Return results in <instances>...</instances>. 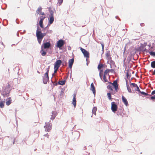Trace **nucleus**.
I'll use <instances>...</instances> for the list:
<instances>
[{"label":"nucleus","mask_w":155,"mask_h":155,"mask_svg":"<svg viewBox=\"0 0 155 155\" xmlns=\"http://www.w3.org/2000/svg\"><path fill=\"white\" fill-rule=\"evenodd\" d=\"M112 84L114 86L116 91L117 92L118 88L117 80H115Z\"/></svg>","instance_id":"nucleus-10"},{"label":"nucleus","mask_w":155,"mask_h":155,"mask_svg":"<svg viewBox=\"0 0 155 155\" xmlns=\"http://www.w3.org/2000/svg\"><path fill=\"white\" fill-rule=\"evenodd\" d=\"M10 90L8 87H3L2 90L1 94L4 96L8 97L9 96Z\"/></svg>","instance_id":"nucleus-2"},{"label":"nucleus","mask_w":155,"mask_h":155,"mask_svg":"<svg viewBox=\"0 0 155 155\" xmlns=\"http://www.w3.org/2000/svg\"><path fill=\"white\" fill-rule=\"evenodd\" d=\"M151 67L153 68H155V61H152L151 63Z\"/></svg>","instance_id":"nucleus-25"},{"label":"nucleus","mask_w":155,"mask_h":155,"mask_svg":"<svg viewBox=\"0 0 155 155\" xmlns=\"http://www.w3.org/2000/svg\"><path fill=\"white\" fill-rule=\"evenodd\" d=\"M15 138H14L13 141V144H14V143H15Z\"/></svg>","instance_id":"nucleus-56"},{"label":"nucleus","mask_w":155,"mask_h":155,"mask_svg":"<svg viewBox=\"0 0 155 155\" xmlns=\"http://www.w3.org/2000/svg\"><path fill=\"white\" fill-rule=\"evenodd\" d=\"M41 31V29L40 28L39 26H37V29L36 31Z\"/></svg>","instance_id":"nucleus-45"},{"label":"nucleus","mask_w":155,"mask_h":155,"mask_svg":"<svg viewBox=\"0 0 155 155\" xmlns=\"http://www.w3.org/2000/svg\"><path fill=\"white\" fill-rule=\"evenodd\" d=\"M140 93L141 94L144 95V96H151V95L149 94L148 93H145L143 91H140Z\"/></svg>","instance_id":"nucleus-23"},{"label":"nucleus","mask_w":155,"mask_h":155,"mask_svg":"<svg viewBox=\"0 0 155 155\" xmlns=\"http://www.w3.org/2000/svg\"><path fill=\"white\" fill-rule=\"evenodd\" d=\"M40 15H45V13L44 12H40Z\"/></svg>","instance_id":"nucleus-50"},{"label":"nucleus","mask_w":155,"mask_h":155,"mask_svg":"<svg viewBox=\"0 0 155 155\" xmlns=\"http://www.w3.org/2000/svg\"><path fill=\"white\" fill-rule=\"evenodd\" d=\"M122 101L124 102V104L126 106H127L128 105V103L126 98L123 96H122Z\"/></svg>","instance_id":"nucleus-14"},{"label":"nucleus","mask_w":155,"mask_h":155,"mask_svg":"<svg viewBox=\"0 0 155 155\" xmlns=\"http://www.w3.org/2000/svg\"><path fill=\"white\" fill-rule=\"evenodd\" d=\"M102 74H101V72H100L99 73V76L100 78L102 79Z\"/></svg>","instance_id":"nucleus-49"},{"label":"nucleus","mask_w":155,"mask_h":155,"mask_svg":"<svg viewBox=\"0 0 155 155\" xmlns=\"http://www.w3.org/2000/svg\"><path fill=\"white\" fill-rule=\"evenodd\" d=\"M107 94L109 99V100L112 101L111 93L110 92H109L107 93Z\"/></svg>","instance_id":"nucleus-27"},{"label":"nucleus","mask_w":155,"mask_h":155,"mask_svg":"<svg viewBox=\"0 0 155 155\" xmlns=\"http://www.w3.org/2000/svg\"><path fill=\"white\" fill-rule=\"evenodd\" d=\"M39 25L41 28H43V23L39 22Z\"/></svg>","instance_id":"nucleus-44"},{"label":"nucleus","mask_w":155,"mask_h":155,"mask_svg":"<svg viewBox=\"0 0 155 155\" xmlns=\"http://www.w3.org/2000/svg\"><path fill=\"white\" fill-rule=\"evenodd\" d=\"M81 51V52H82V53L84 54V53H85L86 51V50H85V49L82 48H81V49H80Z\"/></svg>","instance_id":"nucleus-38"},{"label":"nucleus","mask_w":155,"mask_h":155,"mask_svg":"<svg viewBox=\"0 0 155 155\" xmlns=\"http://www.w3.org/2000/svg\"><path fill=\"white\" fill-rule=\"evenodd\" d=\"M112 86L111 85H109L107 86L108 89L111 90V91L113 90Z\"/></svg>","instance_id":"nucleus-34"},{"label":"nucleus","mask_w":155,"mask_h":155,"mask_svg":"<svg viewBox=\"0 0 155 155\" xmlns=\"http://www.w3.org/2000/svg\"><path fill=\"white\" fill-rule=\"evenodd\" d=\"M143 52H149V51L147 50V49L146 48H145L143 50Z\"/></svg>","instance_id":"nucleus-48"},{"label":"nucleus","mask_w":155,"mask_h":155,"mask_svg":"<svg viewBox=\"0 0 155 155\" xmlns=\"http://www.w3.org/2000/svg\"><path fill=\"white\" fill-rule=\"evenodd\" d=\"M40 53L43 56H45L46 54V52L44 51L42 46H41V50L40 51Z\"/></svg>","instance_id":"nucleus-15"},{"label":"nucleus","mask_w":155,"mask_h":155,"mask_svg":"<svg viewBox=\"0 0 155 155\" xmlns=\"http://www.w3.org/2000/svg\"><path fill=\"white\" fill-rule=\"evenodd\" d=\"M46 125L44 126L45 131L49 132L51 129L52 124L49 122L47 123H45Z\"/></svg>","instance_id":"nucleus-4"},{"label":"nucleus","mask_w":155,"mask_h":155,"mask_svg":"<svg viewBox=\"0 0 155 155\" xmlns=\"http://www.w3.org/2000/svg\"><path fill=\"white\" fill-rule=\"evenodd\" d=\"M118 112H117V115H122V113H120V114H118Z\"/></svg>","instance_id":"nucleus-60"},{"label":"nucleus","mask_w":155,"mask_h":155,"mask_svg":"<svg viewBox=\"0 0 155 155\" xmlns=\"http://www.w3.org/2000/svg\"><path fill=\"white\" fill-rule=\"evenodd\" d=\"M64 95V90L63 88H62L61 91L60 92V97H62V96Z\"/></svg>","instance_id":"nucleus-20"},{"label":"nucleus","mask_w":155,"mask_h":155,"mask_svg":"<svg viewBox=\"0 0 155 155\" xmlns=\"http://www.w3.org/2000/svg\"><path fill=\"white\" fill-rule=\"evenodd\" d=\"M101 45L102 46V51H103L104 49V44L103 43H101Z\"/></svg>","instance_id":"nucleus-47"},{"label":"nucleus","mask_w":155,"mask_h":155,"mask_svg":"<svg viewBox=\"0 0 155 155\" xmlns=\"http://www.w3.org/2000/svg\"><path fill=\"white\" fill-rule=\"evenodd\" d=\"M76 134L78 135H80V133L79 132H77Z\"/></svg>","instance_id":"nucleus-61"},{"label":"nucleus","mask_w":155,"mask_h":155,"mask_svg":"<svg viewBox=\"0 0 155 155\" xmlns=\"http://www.w3.org/2000/svg\"><path fill=\"white\" fill-rule=\"evenodd\" d=\"M73 95H74L73 98H76L75 97H76V94H74Z\"/></svg>","instance_id":"nucleus-58"},{"label":"nucleus","mask_w":155,"mask_h":155,"mask_svg":"<svg viewBox=\"0 0 155 155\" xmlns=\"http://www.w3.org/2000/svg\"><path fill=\"white\" fill-rule=\"evenodd\" d=\"M51 113L52 115H51V119L53 120L55 119L56 116L58 114L56 111H52Z\"/></svg>","instance_id":"nucleus-12"},{"label":"nucleus","mask_w":155,"mask_h":155,"mask_svg":"<svg viewBox=\"0 0 155 155\" xmlns=\"http://www.w3.org/2000/svg\"><path fill=\"white\" fill-rule=\"evenodd\" d=\"M17 35L18 37L19 36V31H18L17 33Z\"/></svg>","instance_id":"nucleus-62"},{"label":"nucleus","mask_w":155,"mask_h":155,"mask_svg":"<svg viewBox=\"0 0 155 155\" xmlns=\"http://www.w3.org/2000/svg\"><path fill=\"white\" fill-rule=\"evenodd\" d=\"M42 46L43 49H46L49 48L51 46V45L50 42H48L44 43Z\"/></svg>","instance_id":"nucleus-8"},{"label":"nucleus","mask_w":155,"mask_h":155,"mask_svg":"<svg viewBox=\"0 0 155 155\" xmlns=\"http://www.w3.org/2000/svg\"><path fill=\"white\" fill-rule=\"evenodd\" d=\"M62 61L60 60H58L56 61L54 65L55 68H56V69H58Z\"/></svg>","instance_id":"nucleus-7"},{"label":"nucleus","mask_w":155,"mask_h":155,"mask_svg":"<svg viewBox=\"0 0 155 155\" xmlns=\"http://www.w3.org/2000/svg\"><path fill=\"white\" fill-rule=\"evenodd\" d=\"M64 41L62 39H60L57 41V45L56 46L57 47L61 49L62 47L64 45Z\"/></svg>","instance_id":"nucleus-5"},{"label":"nucleus","mask_w":155,"mask_h":155,"mask_svg":"<svg viewBox=\"0 0 155 155\" xmlns=\"http://www.w3.org/2000/svg\"><path fill=\"white\" fill-rule=\"evenodd\" d=\"M153 74L155 75V70L153 71Z\"/></svg>","instance_id":"nucleus-63"},{"label":"nucleus","mask_w":155,"mask_h":155,"mask_svg":"<svg viewBox=\"0 0 155 155\" xmlns=\"http://www.w3.org/2000/svg\"><path fill=\"white\" fill-rule=\"evenodd\" d=\"M109 72V69H107L104 72V75H106Z\"/></svg>","instance_id":"nucleus-36"},{"label":"nucleus","mask_w":155,"mask_h":155,"mask_svg":"<svg viewBox=\"0 0 155 155\" xmlns=\"http://www.w3.org/2000/svg\"><path fill=\"white\" fill-rule=\"evenodd\" d=\"M65 83V80H62L58 82V84L61 85H64Z\"/></svg>","instance_id":"nucleus-21"},{"label":"nucleus","mask_w":155,"mask_h":155,"mask_svg":"<svg viewBox=\"0 0 155 155\" xmlns=\"http://www.w3.org/2000/svg\"><path fill=\"white\" fill-rule=\"evenodd\" d=\"M42 8L41 7H39L38 8L36 11V13L37 14H39V13L41 11Z\"/></svg>","instance_id":"nucleus-28"},{"label":"nucleus","mask_w":155,"mask_h":155,"mask_svg":"<svg viewBox=\"0 0 155 155\" xmlns=\"http://www.w3.org/2000/svg\"><path fill=\"white\" fill-rule=\"evenodd\" d=\"M40 20L39 21V22H41L43 23V21L44 19L45 18V17H44L43 16H41L40 17Z\"/></svg>","instance_id":"nucleus-24"},{"label":"nucleus","mask_w":155,"mask_h":155,"mask_svg":"<svg viewBox=\"0 0 155 155\" xmlns=\"http://www.w3.org/2000/svg\"><path fill=\"white\" fill-rule=\"evenodd\" d=\"M49 12L50 13V14L49 15V16H54V12L53 11V10L51 9H50Z\"/></svg>","instance_id":"nucleus-31"},{"label":"nucleus","mask_w":155,"mask_h":155,"mask_svg":"<svg viewBox=\"0 0 155 155\" xmlns=\"http://www.w3.org/2000/svg\"><path fill=\"white\" fill-rule=\"evenodd\" d=\"M109 72L113 73L114 72V70L113 69H109Z\"/></svg>","instance_id":"nucleus-51"},{"label":"nucleus","mask_w":155,"mask_h":155,"mask_svg":"<svg viewBox=\"0 0 155 155\" xmlns=\"http://www.w3.org/2000/svg\"><path fill=\"white\" fill-rule=\"evenodd\" d=\"M46 35V33H42V36H43V38Z\"/></svg>","instance_id":"nucleus-53"},{"label":"nucleus","mask_w":155,"mask_h":155,"mask_svg":"<svg viewBox=\"0 0 155 155\" xmlns=\"http://www.w3.org/2000/svg\"><path fill=\"white\" fill-rule=\"evenodd\" d=\"M72 104L74 105V107H75L76 105V98H73L72 101Z\"/></svg>","instance_id":"nucleus-19"},{"label":"nucleus","mask_w":155,"mask_h":155,"mask_svg":"<svg viewBox=\"0 0 155 155\" xmlns=\"http://www.w3.org/2000/svg\"><path fill=\"white\" fill-rule=\"evenodd\" d=\"M140 25L141 26H144V24L143 23H140Z\"/></svg>","instance_id":"nucleus-55"},{"label":"nucleus","mask_w":155,"mask_h":155,"mask_svg":"<svg viewBox=\"0 0 155 155\" xmlns=\"http://www.w3.org/2000/svg\"><path fill=\"white\" fill-rule=\"evenodd\" d=\"M4 102L3 101L0 102V107L2 108L4 107Z\"/></svg>","instance_id":"nucleus-32"},{"label":"nucleus","mask_w":155,"mask_h":155,"mask_svg":"<svg viewBox=\"0 0 155 155\" xmlns=\"http://www.w3.org/2000/svg\"><path fill=\"white\" fill-rule=\"evenodd\" d=\"M97 110V107H94L92 109V112L93 114L95 115L96 114V111Z\"/></svg>","instance_id":"nucleus-22"},{"label":"nucleus","mask_w":155,"mask_h":155,"mask_svg":"<svg viewBox=\"0 0 155 155\" xmlns=\"http://www.w3.org/2000/svg\"><path fill=\"white\" fill-rule=\"evenodd\" d=\"M135 90L136 91H138V92L139 93H140V91H141L138 86L136 87L135 89Z\"/></svg>","instance_id":"nucleus-37"},{"label":"nucleus","mask_w":155,"mask_h":155,"mask_svg":"<svg viewBox=\"0 0 155 155\" xmlns=\"http://www.w3.org/2000/svg\"><path fill=\"white\" fill-rule=\"evenodd\" d=\"M63 2V0H58V3L59 5H61Z\"/></svg>","instance_id":"nucleus-40"},{"label":"nucleus","mask_w":155,"mask_h":155,"mask_svg":"<svg viewBox=\"0 0 155 155\" xmlns=\"http://www.w3.org/2000/svg\"><path fill=\"white\" fill-rule=\"evenodd\" d=\"M103 80L105 82H107V80L106 78V75H103Z\"/></svg>","instance_id":"nucleus-39"},{"label":"nucleus","mask_w":155,"mask_h":155,"mask_svg":"<svg viewBox=\"0 0 155 155\" xmlns=\"http://www.w3.org/2000/svg\"><path fill=\"white\" fill-rule=\"evenodd\" d=\"M39 25L41 28H43V23L39 22Z\"/></svg>","instance_id":"nucleus-43"},{"label":"nucleus","mask_w":155,"mask_h":155,"mask_svg":"<svg viewBox=\"0 0 155 155\" xmlns=\"http://www.w3.org/2000/svg\"><path fill=\"white\" fill-rule=\"evenodd\" d=\"M106 58L109 57L110 56V52L109 51H107L105 54Z\"/></svg>","instance_id":"nucleus-26"},{"label":"nucleus","mask_w":155,"mask_h":155,"mask_svg":"<svg viewBox=\"0 0 155 155\" xmlns=\"http://www.w3.org/2000/svg\"><path fill=\"white\" fill-rule=\"evenodd\" d=\"M47 71L45 74V76L43 77V81L44 84H46L49 80L48 72L49 71V67L46 69Z\"/></svg>","instance_id":"nucleus-1"},{"label":"nucleus","mask_w":155,"mask_h":155,"mask_svg":"<svg viewBox=\"0 0 155 155\" xmlns=\"http://www.w3.org/2000/svg\"><path fill=\"white\" fill-rule=\"evenodd\" d=\"M149 53L151 56H154V57H155V52L153 51H149Z\"/></svg>","instance_id":"nucleus-33"},{"label":"nucleus","mask_w":155,"mask_h":155,"mask_svg":"<svg viewBox=\"0 0 155 155\" xmlns=\"http://www.w3.org/2000/svg\"><path fill=\"white\" fill-rule=\"evenodd\" d=\"M110 68H111V65H114V64H115L114 62L113 61L111 60L110 61Z\"/></svg>","instance_id":"nucleus-35"},{"label":"nucleus","mask_w":155,"mask_h":155,"mask_svg":"<svg viewBox=\"0 0 155 155\" xmlns=\"http://www.w3.org/2000/svg\"><path fill=\"white\" fill-rule=\"evenodd\" d=\"M48 24L49 25L53 23L54 20V16H49V18H48Z\"/></svg>","instance_id":"nucleus-13"},{"label":"nucleus","mask_w":155,"mask_h":155,"mask_svg":"<svg viewBox=\"0 0 155 155\" xmlns=\"http://www.w3.org/2000/svg\"><path fill=\"white\" fill-rule=\"evenodd\" d=\"M104 65L102 64H99L97 68L98 69L100 70L103 67Z\"/></svg>","instance_id":"nucleus-30"},{"label":"nucleus","mask_w":155,"mask_h":155,"mask_svg":"<svg viewBox=\"0 0 155 155\" xmlns=\"http://www.w3.org/2000/svg\"><path fill=\"white\" fill-rule=\"evenodd\" d=\"M74 59L73 58H71L68 61L69 63V67L71 69V68H72V65L74 63Z\"/></svg>","instance_id":"nucleus-9"},{"label":"nucleus","mask_w":155,"mask_h":155,"mask_svg":"<svg viewBox=\"0 0 155 155\" xmlns=\"http://www.w3.org/2000/svg\"><path fill=\"white\" fill-rule=\"evenodd\" d=\"M91 90L92 91L93 93L95 96L96 94L95 88L94 86L93 83H92L91 85V88H90Z\"/></svg>","instance_id":"nucleus-11"},{"label":"nucleus","mask_w":155,"mask_h":155,"mask_svg":"<svg viewBox=\"0 0 155 155\" xmlns=\"http://www.w3.org/2000/svg\"><path fill=\"white\" fill-rule=\"evenodd\" d=\"M130 85H132V88L136 87L137 86V85L136 84L133 83H130Z\"/></svg>","instance_id":"nucleus-29"},{"label":"nucleus","mask_w":155,"mask_h":155,"mask_svg":"<svg viewBox=\"0 0 155 155\" xmlns=\"http://www.w3.org/2000/svg\"><path fill=\"white\" fill-rule=\"evenodd\" d=\"M106 59L110 61L111 60H112L111 59V57L110 56H109V57H107L106 58Z\"/></svg>","instance_id":"nucleus-41"},{"label":"nucleus","mask_w":155,"mask_h":155,"mask_svg":"<svg viewBox=\"0 0 155 155\" xmlns=\"http://www.w3.org/2000/svg\"><path fill=\"white\" fill-rule=\"evenodd\" d=\"M49 25V24H48V25L46 27L44 28V30H45L47 29V28L48 27V26Z\"/></svg>","instance_id":"nucleus-57"},{"label":"nucleus","mask_w":155,"mask_h":155,"mask_svg":"<svg viewBox=\"0 0 155 155\" xmlns=\"http://www.w3.org/2000/svg\"><path fill=\"white\" fill-rule=\"evenodd\" d=\"M100 72H101V74H102L103 72V70H101Z\"/></svg>","instance_id":"nucleus-59"},{"label":"nucleus","mask_w":155,"mask_h":155,"mask_svg":"<svg viewBox=\"0 0 155 155\" xmlns=\"http://www.w3.org/2000/svg\"><path fill=\"white\" fill-rule=\"evenodd\" d=\"M117 106L116 103L114 102L111 103V109L112 111L115 113L117 110Z\"/></svg>","instance_id":"nucleus-6"},{"label":"nucleus","mask_w":155,"mask_h":155,"mask_svg":"<svg viewBox=\"0 0 155 155\" xmlns=\"http://www.w3.org/2000/svg\"><path fill=\"white\" fill-rule=\"evenodd\" d=\"M129 73H128V71H127L126 73V76H127V78L128 79H129V78H130V77H129Z\"/></svg>","instance_id":"nucleus-46"},{"label":"nucleus","mask_w":155,"mask_h":155,"mask_svg":"<svg viewBox=\"0 0 155 155\" xmlns=\"http://www.w3.org/2000/svg\"><path fill=\"white\" fill-rule=\"evenodd\" d=\"M36 36L38 43L40 44L43 38L42 33L41 31H36Z\"/></svg>","instance_id":"nucleus-3"},{"label":"nucleus","mask_w":155,"mask_h":155,"mask_svg":"<svg viewBox=\"0 0 155 155\" xmlns=\"http://www.w3.org/2000/svg\"><path fill=\"white\" fill-rule=\"evenodd\" d=\"M11 98L9 97L7 100H6V104L8 106L11 104Z\"/></svg>","instance_id":"nucleus-17"},{"label":"nucleus","mask_w":155,"mask_h":155,"mask_svg":"<svg viewBox=\"0 0 155 155\" xmlns=\"http://www.w3.org/2000/svg\"><path fill=\"white\" fill-rule=\"evenodd\" d=\"M126 86L127 87V90L130 93H132V91L131 89L130 88V87H129V85L127 83V81L126 80Z\"/></svg>","instance_id":"nucleus-16"},{"label":"nucleus","mask_w":155,"mask_h":155,"mask_svg":"<svg viewBox=\"0 0 155 155\" xmlns=\"http://www.w3.org/2000/svg\"><path fill=\"white\" fill-rule=\"evenodd\" d=\"M54 73H55L56 72V71L58 70V69H56V68H55V67H54Z\"/></svg>","instance_id":"nucleus-54"},{"label":"nucleus","mask_w":155,"mask_h":155,"mask_svg":"<svg viewBox=\"0 0 155 155\" xmlns=\"http://www.w3.org/2000/svg\"><path fill=\"white\" fill-rule=\"evenodd\" d=\"M84 56L87 58H89V53L86 51V52L83 54Z\"/></svg>","instance_id":"nucleus-18"},{"label":"nucleus","mask_w":155,"mask_h":155,"mask_svg":"<svg viewBox=\"0 0 155 155\" xmlns=\"http://www.w3.org/2000/svg\"><path fill=\"white\" fill-rule=\"evenodd\" d=\"M155 94V90H154L152 92H151V95H154Z\"/></svg>","instance_id":"nucleus-52"},{"label":"nucleus","mask_w":155,"mask_h":155,"mask_svg":"<svg viewBox=\"0 0 155 155\" xmlns=\"http://www.w3.org/2000/svg\"><path fill=\"white\" fill-rule=\"evenodd\" d=\"M150 99L151 100L155 99V95L154 96H151L150 97Z\"/></svg>","instance_id":"nucleus-42"},{"label":"nucleus","mask_w":155,"mask_h":155,"mask_svg":"<svg viewBox=\"0 0 155 155\" xmlns=\"http://www.w3.org/2000/svg\"><path fill=\"white\" fill-rule=\"evenodd\" d=\"M58 85V83H56L54 84V85Z\"/></svg>","instance_id":"nucleus-64"}]
</instances>
